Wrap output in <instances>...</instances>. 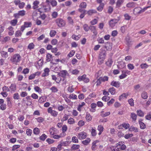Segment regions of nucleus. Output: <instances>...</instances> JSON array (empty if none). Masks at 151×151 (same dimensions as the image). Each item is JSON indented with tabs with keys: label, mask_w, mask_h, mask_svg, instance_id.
<instances>
[{
	"label": "nucleus",
	"mask_w": 151,
	"mask_h": 151,
	"mask_svg": "<svg viewBox=\"0 0 151 151\" xmlns=\"http://www.w3.org/2000/svg\"><path fill=\"white\" fill-rule=\"evenodd\" d=\"M21 59V57L19 54H15L11 57L10 60L12 63L17 65Z\"/></svg>",
	"instance_id": "f257e3e1"
},
{
	"label": "nucleus",
	"mask_w": 151,
	"mask_h": 151,
	"mask_svg": "<svg viewBox=\"0 0 151 151\" xmlns=\"http://www.w3.org/2000/svg\"><path fill=\"white\" fill-rule=\"evenodd\" d=\"M151 7V6L145 7L143 9H141L140 7L135 8L134 9V12L136 14H138L144 12L147 8Z\"/></svg>",
	"instance_id": "f03ea898"
},
{
	"label": "nucleus",
	"mask_w": 151,
	"mask_h": 151,
	"mask_svg": "<svg viewBox=\"0 0 151 151\" xmlns=\"http://www.w3.org/2000/svg\"><path fill=\"white\" fill-rule=\"evenodd\" d=\"M86 75L84 74L82 76H79L78 78L79 81H83L85 83H87L89 81V79L86 77Z\"/></svg>",
	"instance_id": "7ed1b4c3"
},
{
	"label": "nucleus",
	"mask_w": 151,
	"mask_h": 151,
	"mask_svg": "<svg viewBox=\"0 0 151 151\" xmlns=\"http://www.w3.org/2000/svg\"><path fill=\"white\" fill-rule=\"evenodd\" d=\"M47 112L50 113L51 115L54 116H56L58 114V112L55 110H52L51 107L47 109Z\"/></svg>",
	"instance_id": "20e7f679"
},
{
	"label": "nucleus",
	"mask_w": 151,
	"mask_h": 151,
	"mask_svg": "<svg viewBox=\"0 0 151 151\" xmlns=\"http://www.w3.org/2000/svg\"><path fill=\"white\" fill-rule=\"evenodd\" d=\"M25 14L26 11L24 10H22L19 11L17 13L14 14V16L16 18H19V16H23Z\"/></svg>",
	"instance_id": "39448f33"
},
{
	"label": "nucleus",
	"mask_w": 151,
	"mask_h": 151,
	"mask_svg": "<svg viewBox=\"0 0 151 151\" xmlns=\"http://www.w3.org/2000/svg\"><path fill=\"white\" fill-rule=\"evenodd\" d=\"M86 137V133L83 132L79 133L78 135V138L81 140L85 139Z\"/></svg>",
	"instance_id": "423d86ee"
},
{
	"label": "nucleus",
	"mask_w": 151,
	"mask_h": 151,
	"mask_svg": "<svg viewBox=\"0 0 151 151\" xmlns=\"http://www.w3.org/2000/svg\"><path fill=\"white\" fill-rule=\"evenodd\" d=\"M56 22L58 26L60 27H63L65 25V22L62 19H57Z\"/></svg>",
	"instance_id": "0eeeda50"
},
{
	"label": "nucleus",
	"mask_w": 151,
	"mask_h": 151,
	"mask_svg": "<svg viewBox=\"0 0 151 151\" xmlns=\"http://www.w3.org/2000/svg\"><path fill=\"white\" fill-rule=\"evenodd\" d=\"M58 75L60 76L59 77L62 78V80L63 81L65 78L66 73L65 70L61 71L59 73Z\"/></svg>",
	"instance_id": "6e6552de"
},
{
	"label": "nucleus",
	"mask_w": 151,
	"mask_h": 151,
	"mask_svg": "<svg viewBox=\"0 0 151 151\" xmlns=\"http://www.w3.org/2000/svg\"><path fill=\"white\" fill-rule=\"evenodd\" d=\"M50 71L49 69L48 68H45L43 70V72L42 74V77H45L48 76L49 75V73Z\"/></svg>",
	"instance_id": "1a4fd4ad"
},
{
	"label": "nucleus",
	"mask_w": 151,
	"mask_h": 151,
	"mask_svg": "<svg viewBox=\"0 0 151 151\" xmlns=\"http://www.w3.org/2000/svg\"><path fill=\"white\" fill-rule=\"evenodd\" d=\"M110 84L112 86L116 88H119L120 86L121 83L119 81H113L111 82Z\"/></svg>",
	"instance_id": "9d476101"
},
{
	"label": "nucleus",
	"mask_w": 151,
	"mask_h": 151,
	"mask_svg": "<svg viewBox=\"0 0 151 151\" xmlns=\"http://www.w3.org/2000/svg\"><path fill=\"white\" fill-rule=\"evenodd\" d=\"M90 29L93 33L94 35H96L98 34L96 27L92 25L90 26Z\"/></svg>",
	"instance_id": "9b49d317"
},
{
	"label": "nucleus",
	"mask_w": 151,
	"mask_h": 151,
	"mask_svg": "<svg viewBox=\"0 0 151 151\" xmlns=\"http://www.w3.org/2000/svg\"><path fill=\"white\" fill-rule=\"evenodd\" d=\"M7 31L8 32V34L10 36L13 35L14 33V28L12 26L9 27L7 29Z\"/></svg>",
	"instance_id": "f8f14e48"
},
{
	"label": "nucleus",
	"mask_w": 151,
	"mask_h": 151,
	"mask_svg": "<svg viewBox=\"0 0 151 151\" xmlns=\"http://www.w3.org/2000/svg\"><path fill=\"white\" fill-rule=\"evenodd\" d=\"M10 91L14 92L16 90V85L15 83H12L9 88Z\"/></svg>",
	"instance_id": "ddd939ff"
},
{
	"label": "nucleus",
	"mask_w": 151,
	"mask_h": 151,
	"mask_svg": "<svg viewBox=\"0 0 151 151\" xmlns=\"http://www.w3.org/2000/svg\"><path fill=\"white\" fill-rule=\"evenodd\" d=\"M118 22V20L117 19H112L109 22V25L111 27H114Z\"/></svg>",
	"instance_id": "4468645a"
},
{
	"label": "nucleus",
	"mask_w": 151,
	"mask_h": 151,
	"mask_svg": "<svg viewBox=\"0 0 151 151\" xmlns=\"http://www.w3.org/2000/svg\"><path fill=\"white\" fill-rule=\"evenodd\" d=\"M39 1L37 0H35V1H34L33 4V8L35 9H38V5L39 4Z\"/></svg>",
	"instance_id": "2eb2a0df"
},
{
	"label": "nucleus",
	"mask_w": 151,
	"mask_h": 151,
	"mask_svg": "<svg viewBox=\"0 0 151 151\" xmlns=\"http://www.w3.org/2000/svg\"><path fill=\"white\" fill-rule=\"evenodd\" d=\"M91 109L90 111L92 112H94L96 111V104L95 103H92L91 105Z\"/></svg>",
	"instance_id": "dca6fc26"
},
{
	"label": "nucleus",
	"mask_w": 151,
	"mask_h": 151,
	"mask_svg": "<svg viewBox=\"0 0 151 151\" xmlns=\"http://www.w3.org/2000/svg\"><path fill=\"white\" fill-rule=\"evenodd\" d=\"M52 79L53 80L55 81L56 83H59L62 80V78L60 77L56 78V76L54 75H52Z\"/></svg>",
	"instance_id": "f3484780"
},
{
	"label": "nucleus",
	"mask_w": 151,
	"mask_h": 151,
	"mask_svg": "<svg viewBox=\"0 0 151 151\" xmlns=\"http://www.w3.org/2000/svg\"><path fill=\"white\" fill-rule=\"evenodd\" d=\"M129 130L130 132H137L139 131L137 127L132 126L129 128Z\"/></svg>",
	"instance_id": "a211bd4d"
},
{
	"label": "nucleus",
	"mask_w": 151,
	"mask_h": 151,
	"mask_svg": "<svg viewBox=\"0 0 151 151\" xmlns=\"http://www.w3.org/2000/svg\"><path fill=\"white\" fill-rule=\"evenodd\" d=\"M46 99V97L45 96H42L39 98L38 102L40 103H42L45 101Z\"/></svg>",
	"instance_id": "6ab92c4d"
},
{
	"label": "nucleus",
	"mask_w": 151,
	"mask_h": 151,
	"mask_svg": "<svg viewBox=\"0 0 151 151\" xmlns=\"http://www.w3.org/2000/svg\"><path fill=\"white\" fill-rule=\"evenodd\" d=\"M110 114V112L109 111L104 113V111H102L101 112V116L102 117H106L109 115Z\"/></svg>",
	"instance_id": "aec40b11"
},
{
	"label": "nucleus",
	"mask_w": 151,
	"mask_h": 151,
	"mask_svg": "<svg viewBox=\"0 0 151 151\" xmlns=\"http://www.w3.org/2000/svg\"><path fill=\"white\" fill-rule=\"evenodd\" d=\"M106 55V52L105 51H103L100 53L99 54V58L105 59Z\"/></svg>",
	"instance_id": "412c9836"
},
{
	"label": "nucleus",
	"mask_w": 151,
	"mask_h": 151,
	"mask_svg": "<svg viewBox=\"0 0 151 151\" xmlns=\"http://www.w3.org/2000/svg\"><path fill=\"white\" fill-rule=\"evenodd\" d=\"M141 96L142 98L144 99H147L148 97L147 94L145 91H143L142 92Z\"/></svg>",
	"instance_id": "4be33fe9"
},
{
	"label": "nucleus",
	"mask_w": 151,
	"mask_h": 151,
	"mask_svg": "<svg viewBox=\"0 0 151 151\" xmlns=\"http://www.w3.org/2000/svg\"><path fill=\"white\" fill-rule=\"evenodd\" d=\"M34 89L35 91L39 93H42V89L38 86H35L34 87Z\"/></svg>",
	"instance_id": "5701e85b"
},
{
	"label": "nucleus",
	"mask_w": 151,
	"mask_h": 151,
	"mask_svg": "<svg viewBox=\"0 0 151 151\" xmlns=\"http://www.w3.org/2000/svg\"><path fill=\"white\" fill-rule=\"evenodd\" d=\"M106 44V45L105 46V47L106 49V50H111V44L109 42H107Z\"/></svg>",
	"instance_id": "b1692460"
},
{
	"label": "nucleus",
	"mask_w": 151,
	"mask_h": 151,
	"mask_svg": "<svg viewBox=\"0 0 151 151\" xmlns=\"http://www.w3.org/2000/svg\"><path fill=\"white\" fill-rule=\"evenodd\" d=\"M86 119L87 121L89 122L92 120V117L89 113H87L86 114Z\"/></svg>",
	"instance_id": "393cba45"
},
{
	"label": "nucleus",
	"mask_w": 151,
	"mask_h": 151,
	"mask_svg": "<svg viewBox=\"0 0 151 151\" xmlns=\"http://www.w3.org/2000/svg\"><path fill=\"white\" fill-rule=\"evenodd\" d=\"M113 61L111 58H109L108 61L106 62V64L108 66L110 67L112 65Z\"/></svg>",
	"instance_id": "a878e982"
},
{
	"label": "nucleus",
	"mask_w": 151,
	"mask_h": 151,
	"mask_svg": "<svg viewBox=\"0 0 151 151\" xmlns=\"http://www.w3.org/2000/svg\"><path fill=\"white\" fill-rule=\"evenodd\" d=\"M139 122L140 126V128L141 129H144L145 128L146 125L144 123L141 121L140 120L139 121Z\"/></svg>",
	"instance_id": "bb28decb"
},
{
	"label": "nucleus",
	"mask_w": 151,
	"mask_h": 151,
	"mask_svg": "<svg viewBox=\"0 0 151 151\" xmlns=\"http://www.w3.org/2000/svg\"><path fill=\"white\" fill-rule=\"evenodd\" d=\"M56 129L53 127L50 128L49 130L50 134L51 135H54L56 133Z\"/></svg>",
	"instance_id": "cd10ccee"
},
{
	"label": "nucleus",
	"mask_w": 151,
	"mask_h": 151,
	"mask_svg": "<svg viewBox=\"0 0 151 151\" xmlns=\"http://www.w3.org/2000/svg\"><path fill=\"white\" fill-rule=\"evenodd\" d=\"M109 92L112 95L114 94L116 92V89L114 87L109 88Z\"/></svg>",
	"instance_id": "c85d7f7f"
},
{
	"label": "nucleus",
	"mask_w": 151,
	"mask_h": 151,
	"mask_svg": "<svg viewBox=\"0 0 151 151\" xmlns=\"http://www.w3.org/2000/svg\"><path fill=\"white\" fill-rule=\"evenodd\" d=\"M40 132V129L37 127L33 129V133L35 135L38 134Z\"/></svg>",
	"instance_id": "c756f323"
},
{
	"label": "nucleus",
	"mask_w": 151,
	"mask_h": 151,
	"mask_svg": "<svg viewBox=\"0 0 151 151\" xmlns=\"http://www.w3.org/2000/svg\"><path fill=\"white\" fill-rule=\"evenodd\" d=\"M0 53L2 56L4 58H6L8 56V53L7 52L2 51Z\"/></svg>",
	"instance_id": "7c9ffc66"
},
{
	"label": "nucleus",
	"mask_w": 151,
	"mask_h": 151,
	"mask_svg": "<svg viewBox=\"0 0 151 151\" xmlns=\"http://www.w3.org/2000/svg\"><path fill=\"white\" fill-rule=\"evenodd\" d=\"M137 112L138 115L139 116L143 117L144 116L143 112L141 110H137Z\"/></svg>",
	"instance_id": "2f4dec72"
},
{
	"label": "nucleus",
	"mask_w": 151,
	"mask_h": 151,
	"mask_svg": "<svg viewBox=\"0 0 151 151\" xmlns=\"http://www.w3.org/2000/svg\"><path fill=\"white\" fill-rule=\"evenodd\" d=\"M90 139L89 138H87L85 140L82 141V143L85 145H87L90 142Z\"/></svg>",
	"instance_id": "473e14b6"
},
{
	"label": "nucleus",
	"mask_w": 151,
	"mask_h": 151,
	"mask_svg": "<svg viewBox=\"0 0 151 151\" xmlns=\"http://www.w3.org/2000/svg\"><path fill=\"white\" fill-rule=\"evenodd\" d=\"M80 147V146L78 145L74 144L71 147V149L72 150H75L78 149Z\"/></svg>",
	"instance_id": "72a5a7b5"
},
{
	"label": "nucleus",
	"mask_w": 151,
	"mask_h": 151,
	"mask_svg": "<svg viewBox=\"0 0 151 151\" xmlns=\"http://www.w3.org/2000/svg\"><path fill=\"white\" fill-rule=\"evenodd\" d=\"M119 127H122L126 129H127L129 127V124L123 123L122 124L120 125Z\"/></svg>",
	"instance_id": "f704fd0d"
},
{
	"label": "nucleus",
	"mask_w": 151,
	"mask_h": 151,
	"mask_svg": "<svg viewBox=\"0 0 151 151\" xmlns=\"http://www.w3.org/2000/svg\"><path fill=\"white\" fill-rule=\"evenodd\" d=\"M35 45L32 42L29 43L27 46V48L28 49L31 50L32 49H33L35 47Z\"/></svg>",
	"instance_id": "c9c22d12"
},
{
	"label": "nucleus",
	"mask_w": 151,
	"mask_h": 151,
	"mask_svg": "<svg viewBox=\"0 0 151 151\" xmlns=\"http://www.w3.org/2000/svg\"><path fill=\"white\" fill-rule=\"evenodd\" d=\"M123 2V0H118L116 3V7H119Z\"/></svg>",
	"instance_id": "e433bc0d"
},
{
	"label": "nucleus",
	"mask_w": 151,
	"mask_h": 151,
	"mask_svg": "<svg viewBox=\"0 0 151 151\" xmlns=\"http://www.w3.org/2000/svg\"><path fill=\"white\" fill-rule=\"evenodd\" d=\"M127 7L131 8L135 6V4L134 2H130L127 4L126 5Z\"/></svg>",
	"instance_id": "4c0bfd02"
},
{
	"label": "nucleus",
	"mask_w": 151,
	"mask_h": 151,
	"mask_svg": "<svg viewBox=\"0 0 151 151\" xmlns=\"http://www.w3.org/2000/svg\"><path fill=\"white\" fill-rule=\"evenodd\" d=\"M22 32L20 30H17L15 32V35L16 37L21 36L22 35Z\"/></svg>",
	"instance_id": "58836bf2"
},
{
	"label": "nucleus",
	"mask_w": 151,
	"mask_h": 151,
	"mask_svg": "<svg viewBox=\"0 0 151 151\" xmlns=\"http://www.w3.org/2000/svg\"><path fill=\"white\" fill-rule=\"evenodd\" d=\"M17 23V19H14L11 20L10 22L11 24L13 26H15Z\"/></svg>",
	"instance_id": "ea45409f"
},
{
	"label": "nucleus",
	"mask_w": 151,
	"mask_h": 151,
	"mask_svg": "<svg viewBox=\"0 0 151 151\" xmlns=\"http://www.w3.org/2000/svg\"><path fill=\"white\" fill-rule=\"evenodd\" d=\"M13 98L14 99H19L20 98L19 94L17 93H14L13 94Z\"/></svg>",
	"instance_id": "a19ab883"
},
{
	"label": "nucleus",
	"mask_w": 151,
	"mask_h": 151,
	"mask_svg": "<svg viewBox=\"0 0 151 151\" xmlns=\"http://www.w3.org/2000/svg\"><path fill=\"white\" fill-rule=\"evenodd\" d=\"M87 6L86 3L84 2H83L81 3L79 7L81 8H86Z\"/></svg>",
	"instance_id": "79ce46f5"
},
{
	"label": "nucleus",
	"mask_w": 151,
	"mask_h": 151,
	"mask_svg": "<svg viewBox=\"0 0 151 151\" xmlns=\"http://www.w3.org/2000/svg\"><path fill=\"white\" fill-rule=\"evenodd\" d=\"M104 5L103 3L100 4L99 6L97 8L99 12L101 11L103 9Z\"/></svg>",
	"instance_id": "37998d69"
},
{
	"label": "nucleus",
	"mask_w": 151,
	"mask_h": 151,
	"mask_svg": "<svg viewBox=\"0 0 151 151\" xmlns=\"http://www.w3.org/2000/svg\"><path fill=\"white\" fill-rule=\"evenodd\" d=\"M83 28L86 32L88 31L90 29V26L89 27L86 24H85L83 26Z\"/></svg>",
	"instance_id": "c03bdc74"
},
{
	"label": "nucleus",
	"mask_w": 151,
	"mask_h": 151,
	"mask_svg": "<svg viewBox=\"0 0 151 151\" xmlns=\"http://www.w3.org/2000/svg\"><path fill=\"white\" fill-rule=\"evenodd\" d=\"M96 11L95 10H90L87 12V13L89 15L91 16L93 14L96 13Z\"/></svg>",
	"instance_id": "a18cd8bd"
},
{
	"label": "nucleus",
	"mask_w": 151,
	"mask_h": 151,
	"mask_svg": "<svg viewBox=\"0 0 151 151\" xmlns=\"http://www.w3.org/2000/svg\"><path fill=\"white\" fill-rule=\"evenodd\" d=\"M47 137V136L45 134H43L40 137V140L44 141L45 140Z\"/></svg>",
	"instance_id": "49530a36"
},
{
	"label": "nucleus",
	"mask_w": 151,
	"mask_h": 151,
	"mask_svg": "<svg viewBox=\"0 0 151 151\" xmlns=\"http://www.w3.org/2000/svg\"><path fill=\"white\" fill-rule=\"evenodd\" d=\"M52 58V55L48 53L46 55V60L47 61L49 62L51 60Z\"/></svg>",
	"instance_id": "de8ad7c7"
},
{
	"label": "nucleus",
	"mask_w": 151,
	"mask_h": 151,
	"mask_svg": "<svg viewBox=\"0 0 151 151\" xmlns=\"http://www.w3.org/2000/svg\"><path fill=\"white\" fill-rule=\"evenodd\" d=\"M100 79H101L102 81L105 82L106 81H108L109 78L107 76H105L104 77H100Z\"/></svg>",
	"instance_id": "09e8293b"
},
{
	"label": "nucleus",
	"mask_w": 151,
	"mask_h": 151,
	"mask_svg": "<svg viewBox=\"0 0 151 151\" xmlns=\"http://www.w3.org/2000/svg\"><path fill=\"white\" fill-rule=\"evenodd\" d=\"M50 90L52 91V92L53 93L56 92L58 91L57 88L55 86L52 87L50 88Z\"/></svg>",
	"instance_id": "8fccbe9b"
},
{
	"label": "nucleus",
	"mask_w": 151,
	"mask_h": 151,
	"mask_svg": "<svg viewBox=\"0 0 151 151\" xmlns=\"http://www.w3.org/2000/svg\"><path fill=\"white\" fill-rule=\"evenodd\" d=\"M65 134H64L63 135H62V134H60V135L56 134L54 135L53 136V138L55 139H58L60 138L61 137H63L64 136H65Z\"/></svg>",
	"instance_id": "3c124183"
},
{
	"label": "nucleus",
	"mask_w": 151,
	"mask_h": 151,
	"mask_svg": "<svg viewBox=\"0 0 151 151\" xmlns=\"http://www.w3.org/2000/svg\"><path fill=\"white\" fill-rule=\"evenodd\" d=\"M129 104L131 106H133L134 105V100L133 99H131L128 100Z\"/></svg>",
	"instance_id": "603ef678"
},
{
	"label": "nucleus",
	"mask_w": 151,
	"mask_h": 151,
	"mask_svg": "<svg viewBox=\"0 0 151 151\" xmlns=\"http://www.w3.org/2000/svg\"><path fill=\"white\" fill-rule=\"evenodd\" d=\"M24 25L26 28L31 27L32 25V23L31 22H25Z\"/></svg>",
	"instance_id": "864d4df0"
},
{
	"label": "nucleus",
	"mask_w": 151,
	"mask_h": 151,
	"mask_svg": "<svg viewBox=\"0 0 151 151\" xmlns=\"http://www.w3.org/2000/svg\"><path fill=\"white\" fill-rule=\"evenodd\" d=\"M105 59L102 58H99L98 60V63L99 64L101 65L104 63V61Z\"/></svg>",
	"instance_id": "5fc2aeb1"
},
{
	"label": "nucleus",
	"mask_w": 151,
	"mask_h": 151,
	"mask_svg": "<svg viewBox=\"0 0 151 151\" xmlns=\"http://www.w3.org/2000/svg\"><path fill=\"white\" fill-rule=\"evenodd\" d=\"M131 116L133 120L134 121L136 120L137 116L134 113H131Z\"/></svg>",
	"instance_id": "6e6d98bb"
},
{
	"label": "nucleus",
	"mask_w": 151,
	"mask_h": 151,
	"mask_svg": "<svg viewBox=\"0 0 151 151\" xmlns=\"http://www.w3.org/2000/svg\"><path fill=\"white\" fill-rule=\"evenodd\" d=\"M32 133V130L29 129H28L26 130V134L28 136H30Z\"/></svg>",
	"instance_id": "4d7b16f0"
},
{
	"label": "nucleus",
	"mask_w": 151,
	"mask_h": 151,
	"mask_svg": "<svg viewBox=\"0 0 151 151\" xmlns=\"http://www.w3.org/2000/svg\"><path fill=\"white\" fill-rule=\"evenodd\" d=\"M2 90L3 91L8 92L10 91V90L9 88L6 86H4L2 87Z\"/></svg>",
	"instance_id": "13d9d810"
},
{
	"label": "nucleus",
	"mask_w": 151,
	"mask_h": 151,
	"mask_svg": "<svg viewBox=\"0 0 151 151\" xmlns=\"http://www.w3.org/2000/svg\"><path fill=\"white\" fill-rule=\"evenodd\" d=\"M140 66L142 69H145L148 67V65L146 63H143L141 64Z\"/></svg>",
	"instance_id": "bf43d9fd"
},
{
	"label": "nucleus",
	"mask_w": 151,
	"mask_h": 151,
	"mask_svg": "<svg viewBox=\"0 0 151 151\" xmlns=\"http://www.w3.org/2000/svg\"><path fill=\"white\" fill-rule=\"evenodd\" d=\"M72 141L73 142L75 143H78V142L77 138L75 136H74L72 137Z\"/></svg>",
	"instance_id": "052dcab7"
},
{
	"label": "nucleus",
	"mask_w": 151,
	"mask_h": 151,
	"mask_svg": "<svg viewBox=\"0 0 151 151\" xmlns=\"http://www.w3.org/2000/svg\"><path fill=\"white\" fill-rule=\"evenodd\" d=\"M56 31L55 30H52L50 31V35L51 37H53L55 36L56 34Z\"/></svg>",
	"instance_id": "680f3d73"
},
{
	"label": "nucleus",
	"mask_w": 151,
	"mask_h": 151,
	"mask_svg": "<svg viewBox=\"0 0 151 151\" xmlns=\"http://www.w3.org/2000/svg\"><path fill=\"white\" fill-rule=\"evenodd\" d=\"M140 86L139 84H137L134 86V88L136 91L137 92L139 89Z\"/></svg>",
	"instance_id": "e2e57ef3"
},
{
	"label": "nucleus",
	"mask_w": 151,
	"mask_h": 151,
	"mask_svg": "<svg viewBox=\"0 0 151 151\" xmlns=\"http://www.w3.org/2000/svg\"><path fill=\"white\" fill-rule=\"evenodd\" d=\"M113 11V7L111 6H109L108 7V12L109 14H111L112 13Z\"/></svg>",
	"instance_id": "0e129e2a"
},
{
	"label": "nucleus",
	"mask_w": 151,
	"mask_h": 151,
	"mask_svg": "<svg viewBox=\"0 0 151 151\" xmlns=\"http://www.w3.org/2000/svg\"><path fill=\"white\" fill-rule=\"evenodd\" d=\"M68 123L70 124H73L75 122V121L72 118H70L68 120Z\"/></svg>",
	"instance_id": "69168bd1"
},
{
	"label": "nucleus",
	"mask_w": 151,
	"mask_h": 151,
	"mask_svg": "<svg viewBox=\"0 0 151 151\" xmlns=\"http://www.w3.org/2000/svg\"><path fill=\"white\" fill-rule=\"evenodd\" d=\"M75 53V51L74 50H72L68 55V56L69 57H71L74 55Z\"/></svg>",
	"instance_id": "338daca9"
},
{
	"label": "nucleus",
	"mask_w": 151,
	"mask_h": 151,
	"mask_svg": "<svg viewBox=\"0 0 151 151\" xmlns=\"http://www.w3.org/2000/svg\"><path fill=\"white\" fill-rule=\"evenodd\" d=\"M146 119L150 120L151 119V112L148 113L147 115L145 116Z\"/></svg>",
	"instance_id": "774afa93"
}]
</instances>
